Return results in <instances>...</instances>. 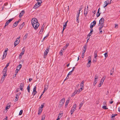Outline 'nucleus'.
<instances>
[{
  "label": "nucleus",
  "mask_w": 120,
  "mask_h": 120,
  "mask_svg": "<svg viewBox=\"0 0 120 120\" xmlns=\"http://www.w3.org/2000/svg\"><path fill=\"white\" fill-rule=\"evenodd\" d=\"M92 33L90 32L87 35V38H88V40H87V42L88 41V40L90 38V36L92 35Z\"/></svg>",
  "instance_id": "nucleus-18"
},
{
  "label": "nucleus",
  "mask_w": 120,
  "mask_h": 120,
  "mask_svg": "<svg viewBox=\"0 0 120 120\" xmlns=\"http://www.w3.org/2000/svg\"><path fill=\"white\" fill-rule=\"evenodd\" d=\"M104 79L105 78L104 77L102 78L101 79V80L99 84L98 85V87H100L101 86V85L102 84L103 82L104 81Z\"/></svg>",
  "instance_id": "nucleus-6"
},
{
  "label": "nucleus",
  "mask_w": 120,
  "mask_h": 120,
  "mask_svg": "<svg viewBox=\"0 0 120 120\" xmlns=\"http://www.w3.org/2000/svg\"><path fill=\"white\" fill-rule=\"evenodd\" d=\"M8 49H7L5 50V51L4 52L3 55L4 56H6L7 53V51H8Z\"/></svg>",
  "instance_id": "nucleus-22"
},
{
  "label": "nucleus",
  "mask_w": 120,
  "mask_h": 120,
  "mask_svg": "<svg viewBox=\"0 0 120 120\" xmlns=\"http://www.w3.org/2000/svg\"><path fill=\"white\" fill-rule=\"evenodd\" d=\"M31 23L33 27H34V24H38V19L36 18H33L31 20Z\"/></svg>",
  "instance_id": "nucleus-1"
},
{
  "label": "nucleus",
  "mask_w": 120,
  "mask_h": 120,
  "mask_svg": "<svg viewBox=\"0 0 120 120\" xmlns=\"http://www.w3.org/2000/svg\"><path fill=\"white\" fill-rule=\"evenodd\" d=\"M94 26L92 25V24H91L90 27L91 29H92Z\"/></svg>",
  "instance_id": "nucleus-58"
},
{
  "label": "nucleus",
  "mask_w": 120,
  "mask_h": 120,
  "mask_svg": "<svg viewBox=\"0 0 120 120\" xmlns=\"http://www.w3.org/2000/svg\"><path fill=\"white\" fill-rule=\"evenodd\" d=\"M10 107V105H8L7 106H6L5 108V109L6 110H7V109H9Z\"/></svg>",
  "instance_id": "nucleus-37"
},
{
  "label": "nucleus",
  "mask_w": 120,
  "mask_h": 120,
  "mask_svg": "<svg viewBox=\"0 0 120 120\" xmlns=\"http://www.w3.org/2000/svg\"><path fill=\"white\" fill-rule=\"evenodd\" d=\"M104 25V24H103L102 25V24H101L99 25V26H100V29L101 28L102 29V28L103 27Z\"/></svg>",
  "instance_id": "nucleus-55"
},
{
  "label": "nucleus",
  "mask_w": 120,
  "mask_h": 120,
  "mask_svg": "<svg viewBox=\"0 0 120 120\" xmlns=\"http://www.w3.org/2000/svg\"><path fill=\"white\" fill-rule=\"evenodd\" d=\"M20 37L19 36L16 39V40L14 42L15 46H16L19 43L20 40Z\"/></svg>",
  "instance_id": "nucleus-4"
},
{
  "label": "nucleus",
  "mask_w": 120,
  "mask_h": 120,
  "mask_svg": "<svg viewBox=\"0 0 120 120\" xmlns=\"http://www.w3.org/2000/svg\"><path fill=\"white\" fill-rule=\"evenodd\" d=\"M105 56V58L107 57L108 56V53L107 52L105 53L104 54Z\"/></svg>",
  "instance_id": "nucleus-48"
},
{
  "label": "nucleus",
  "mask_w": 120,
  "mask_h": 120,
  "mask_svg": "<svg viewBox=\"0 0 120 120\" xmlns=\"http://www.w3.org/2000/svg\"><path fill=\"white\" fill-rule=\"evenodd\" d=\"M115 115L114 114H112V117H111V118L112 119L114 120L115 119V117L116 116V115Z\"/></svg>",
  "instance_id": "nucleus-28"
},
{
  "label": "nucleus",
  "mask_w": 120,
  "mask_h": 120,
  "mask_svg": "<svg viewBox=\"0 0 120 120\" xmlns=\"http://www.w3.org/2000/svg\"><path fill=\"white\" fill-rule=\"evenodd\" d=\"M13 19H10L7 21L5 23V26L8 25L13 20Z\"/></svg>",
  "instance_id": "nucleus-9"
},
{
  "label": "nucleus",
  "mask_w": 120,
  "mask_h": 120,
  "mask_svg": "<svg viewBox=\"0 0 120 120\" xmlns=\"http://www.w3.org/2000/svg\"><path fill=\"white\" fill-rule=\"evenodd\" d=\"M84 103V101H83L81 102V103L80 104L79 107V109H80L81 107H82V105Z\"/></svg>",
  "instance_id": "nucleus-21"
},
{
  "label": "nucleus",
  "mask_w": 120,
  "mask_h": 120,
  "mask_svg": "<svg viewBox=\"0 0 120 120\" xmlns=\"http://www.w3.org/2000/svg\"><path fill=\"white\" fill-rule=\"evenodd\" d=\"M91 24H92V25L94 26L96 24V22L95 21H94Z\"/></svg>",
  "instance_id": "nucleus-29"
},
{
  "label": "nucleus",
  "mask_w": 120,
  "mask_h": 120,
  "mask_svg": "<svg viewBox=\"0 0 120 120\" xmlns=\"http://www.w3.org/2000/svg\"><path fill=\"white\" fill-rule=\"evenodd\" d=\"M98 76L97 75H95L94 79L96 80L97 79H98Z\"/></svg>",
  "instance_id": "nucleus-51"
},
{
  "label": "nucleus",
  "mask_w": 120,
  "mask_h": 120,
  "mask_svg": "<svg viewBox=\"0 0 120 120\" xmlns=\"http://www.w3.org/2000/svg\"><path fill=\"white\" fill-rule=\"evenodd\" d=\"M18 95L17 94H16V96L15 97V101H17L18 99Z\"/></svg>",
  "instance_id": "nucleus-38"
},
{
  "label": "nucleus",
  "mask_w": 120,
  "mask_h": 120,
  "mask_svg": "<svg viewBox=\"0 0 120 120\" xmlns=\"http://www.w3.org/2000/svg\"><path fill=\"white\" fill-rule=\"evenodd\" d=\"M76 104H75L73 106V109H75V110L76 108Z\"/></svg>",
  "instance_id": "nucleus-50"
},
{
  "label": "nucleus",
  "mask_w": 120,
  "mask_h": 120,
  "mask_svg": "<svg viewBox=\"0 0 120 120\" xmlns=\"http://www.w3.org/2000/svg\"><path fill=\"white\" fill-rule=\"evenodd\" d=\"M28 36V34H26L25 35V36H24L23 38V39H25L27 38V37Z\"/></svg>",
  "instance_id": "nucleus-33"
},
{
  "label": "nucleus",
  "mask_w": 120,
  "mask_h": 120,
  "mask_svg": "<svg viewBox=\"0 0 120 120\" xmlns=\"http://www.w3.org/2000/svg\"><path fill=\"white\" fill-rule=\"evenodd\" d=\"M80 13V12L79 11L78 14H77L76 15V22L78 23H79V14Z\"/></svg>",
  "instance_id": "nucleus-10"
},
{
  "label": "nucleus",
  "mask_w": 120,
  "mask_h": 120,
  "mask_svg": "<svg viewBox=\"0 0 120 120\" xmlns=\"http://www.w3.org/2000/svg\"><path fill=\"white\" fill-rule=\"evenodd\" d=\"M42 1H38V3H37L34 5L33 8L34 9H36L38 7L41 5Z\"/></svg>",
  "instance_id": "nucleus-3"
},
{
  "label": "nucleus",
  "mask_w": 120,
  "mask_h": 120,
  "mask_svg": "<svg viewBox=\"0 0 120 120\" xmlns=\"http://www.w3.org/2000/svg\"><path fill=\"white\" fill-rule=\"evenodd\" d=\"M22 24L19 26V29H21L22 28Z\"/></svg>",
  "instance_id": "nucleus-57"
},
{
  "label": "nucleus",
  "mask_w": 120,
  "mask_h": 120,
  "mask_svg": "<svg viewBox=\"0 0 120 120\" xmlns=\"http://www.w3.org/2000/svg\"><path fill=\"white\" fill-rule=\"evenodd\" d=\"M44 24H43V25L42 26L41 29L40 30V31L39 32V33L40 34H41L42 33L43 31V30L44 28Z\"/></svg>",
  "instance_id": "nucleus-12"
},
{
  "label": "nucleus",
  "mask_w": 120,
  "mask_h": 120,
  "mask_svg": "<svg viewBox=\"0 0 120 120\" xmlns=\"http://www.w3.org/2000/svg\"><path fill=\"white\" fill-rule=\"evenodd\" d=\"M27 90H28V92H30V85L29 84V86H28V87H27Z\"/></svg>",
  "instance_id": "nucleus-35"
},
{
  "label": "nucleus",
  "mask_w": 120,
  "mask_h": 120,
  "mask_svg": "<svg viewBox=\"0 0 120 120\" xmlns=\"http://www.w3.org/2000/svg\"><path fill=\"white\" fill-rule=\"evenodd\" d=\"M7 67V66H6L4 68V69L3 70H5V71H7V67Z\"/></svg>",
  "instance_id": "nucleus-54"
},
{
  "label": "nucleus",
  "mask_w": 120,
  "mask_h": 120,
  "mask_svg": "<svg viewBox=\"0 0 120 120\" xmlns=\"http://www.w3.org/2000/svg\"><path fill=\"white\" fill-rule=\"evenodd\" d=\"M83 52L82 53V58H83L84 57V53H84L83 51H82Z\"/></svg>",
  "instance_id": "nucleus-56"
},
{
  "label": "nucleus",
  "mask_w": 120,
  "mask_h": 120,
  "mask_svg": "<svg viewBox=\"0 0 120 120\" xmlns=\"http://www.w3.org/2000/svg\"><path fill=\"white\" fill-rule=\"evenodd\" d=\"M90 64H90L87 63V67H89L90 66Z\"/></svg>",
  "instance_id": "nucleus-59"
},
{
  "label": "nucleus",
  "mask_w": 120,
  "mask_h": 120,
  "mask_svg": "<svg viewBox=\"0 0 120 120\" xmlns=\"http://www.w3.org/2000/svg\"><path fill=\"white\" fill-rule=\"evenodd\" d=\"M42 111V109H40V107L39 109L38 112V115H40Z\"/></svg>",
  "instance_id": "nucleus-17"
},
{
  "label": "nucleus",
  "mask_w": 120,
  "mask_h": 120,
  "mask_svg": "<svg viewBox=\"0 0 120 120\" xmlns=\"http://www.w3.org/2000/svg\"><path fill=\"white\" fill-rule=\"evenodd\" d=\"M37 91H33V92L32 93L33 94V96L35 95L37 93Z\"/></svg>",
  "instance_id": "nucleus-45"
},
{
  "label": "nucleus",
  "mask_w": 120,
  "mask_h": 120,
  "mask_svg": "<svg viewBox=\"0 0 120 120\" xmlns=\"http://www.w3.org/2000/svg\"><path fill=\"white\" fill-rule=\"evenodd\" d=\"M76 94H77V93H76V92H75V91L72 94L71 96V97H72L74 96Z\"/></svg>",
  "instance_id": "nucleus-40"
},
{
  "label": "nucleus",
  "mask_w": 120,
  "mask_h": 120,
  "mask_svg": "<svg viewBox=\"0 0 120 120\" xmlns=\"http://www.w3.org/2000/svg\"><path fill=\"white\" fill-rule=\"evenodd\" d=\"M68 22V21H67V22L65 23L64 24H63V26L64 27H66L67 26V24Z\"/></svg>",
  "instance_id": "nucleus-49"
},
{
  "label": "nucleus",
  "mask_w": 120,
  "mask_h": 120,
  "mask_svg": "<svg viewBox=\"0 0 120 120\" xmlns=\"http://www.w3.org/2000/svg\"><path fill=\"white\" fill-rule=\"evenodd\" d=\"M18 24L17 23V21L15 22L13 24V26H14L15 27H16L17 25Z\"/></svg>",
  "instance_id": "nucleus-41"
},
{
  "label": "nucleus",
  "mask_w": 120,
  "mask_h": 120,
  "mask_svg": "<svg viewBox=\"0 0 120 120\" xmlns=\"http://www.w3.org/2000/svg\"><path fill=\"white\" fill-rule=\"evenodd\" d=\"M69 43L67 44L64 47V48L62 49L63 50H64L65 49H66L67 47L69 45Z\"/></svg>",
  "instance_id": "nucleus-20"
},
{
  "label": "nucleus",
  "mask_w": 120,
  "mask_h": 120,
  "mask_svg": "<svg viewBox=\"0 0 120 120\" xmlns=\"http://www.w3.org/2000/svg\"><path fill=\"white\" fill-rule=\"evenodd\" d=\"M6 76H5V75H3V76H2L1 79V80H3V81L4 80V79L5 78Z\"/></svg>",
  "instance_id": "nucleus-30"
},
{
  "label": "nucleus",
  "mask_w": 120,
  "mask_h": 120,
  "mask_svg": "<svg viewBox=\"0 0 120 120\" xmlns=\"http://www.w3.org/2000/svg\"><path fill=\"white\" fill-rule=\"evenodd\" d=\"M86 8H85V9H84V14L85 15V17H86V16L87 14L88 13V10L87 9L86 10Z\"/></svg>",
  "instance_id": "nucleus-13"
},
{
  "label": "nucleus",
  "mask_w": 120,
  "mask_h": 120,
  "mask_svg": "<svg viewBox=\"0 0 120 120\" xmlns=\"http://www.w3.org/2000/svg\"><path fill=\"white\" fill-rule=\"evenodd\" d=\"M104 19L103 18H102L99 21V22L98 24V26H99V25L102 24V25L103 24H104Z\"/></svg>",
  "instance_id": "nucleus-5"
},
{
  "label": "nucleus",
  "mask_w": 120,
  "mask_h": 120,
  "mask_svg": "<svg viewBox=\"0 0 120 120\" xmlns=\"http://www.w3.org/2000/svg\"><path fill=\"white\" fill-rule=\"evenodd\" d=\"M50 47L49 46V47H48L45 50L44 53V56L45 58L46 56H47L48 53L50 49Z\"/></svg>",
  "instance_id": "nucleus-2"
},
{
  "label": "nucleus",
  "mask_w": 120,
  "mask_h": 120,
  "mask_svg": "<svg viewBox=\"0 0 120 120\" xmlns=\"http://www.w3.org/2000/svg\"><path fill=\"white\" fill-rule=\"evenodd\" d=\"M59 117H60V116H57V119H56V120H60V118H59Z\"/></svg>",
  "instance_id": "nucleus-64"
},
{
  "label": "nucleus",
  "mask_w": 120,
  "mask_h": 120,
  "mask_svg": "<svg viewBox=\"0 0 120 120\" xmlns=\"http://www.w3.org/2000/svg\"><path fill=\"white\" fill-rule=\"evenodd\" d=\"M118 25L117 24H115V27L116 28H117L118 27Z\"/></svg>",
  "instance_id": "nucleus-62"
},
{
  "label": "nucleus",
  "mask_w": 120,
  "mask_h": 120,
  "mask_svg": "<svg viewBox=\"0 0 120 120\" xmlns=\"http://www.w3.org/2000/svg\"><path fill=\"white\" fill-rule=\"evenodd\" d=\"M114 68H112V70H110V72L113 73L114 72Z\"/></svg>",
  "instance_id": "nucleus-36"
},
{
  "label": "nucleus",
  "mask_w": 120,
  "mask_h": 120,
  "mask_svg": "<svg viewBox=\"0 0 120 120\" xmlns=\"http://www.w3.org/2000/svg\"><path fill=\"white\" fill-rule=\"evenodd\" d=\"M45 114L43 115L41 117V119L43 120H44L45 117Z\"/></svg>",
  "instance_id": "nucleus-42"
},
{
  "label": "nucleus",
  "mask_w": 120,
  "mask_h": 120,
  "mask_svg": "<svg viewBox=\"0 0 120 120\" xmlns=\"http://www.w3.org/2000/svg\"><path fill=\"white\" fill-rule=\"evenodd\" d=\"M98 52L97 51H95L94 52V58L97 59V53Z\"/></svg>",
  "instance_id": "nucleus-14"
},
{
  "label": "nucleus",
  "mask_w": 120,
  "mask_h": 120,
  "mask_svg": "<svg viewBox=\"0 0 120 120\" xmlns=\"http://www.w3.org/2000/svg\"><path fill=\"white\" fill-rule=\"evenodd\" d=\"M39 23H38V24H34V27H33L34 28L35 30H37V29L38 28L39 26Z\"/></svg>",
  "instance_id": "nucleus-8"
},
{
  "label": "nucleus",
  "mask_w": 120,
  "mask_h": 120,
  "mask_svg": "<svg viewBox=\"0 0 120 120\" xmlns=\"http://www.w3.org/2000/svg\"><path fill=\"white\" fill-rule=\"evenodd\" d=\"M21 12L20 13L19 15V16L20 18H21L22 16V11H21Z\"/></svg>",
  "instance_id": "nucleus-34"
},
{
  "label": "nucleus",
  "mask_w": 120,
  "mask_h": 120,
  "mask_svg": "<svg viewBox=\"0 0 120 120\" xmlns=\"http://www.w3.org/2000/svg\"><path fill=\"white\" fill-rule=\"evenodd\" d=\"M88 62L87 63H88V64H91V58H88Z\"/></svg>",
  "instance_id": "nucleus-31"
},
{
  "label": "nucleus",
  "mask_w": 120,
  "mask_h": 120,
  "mask_svg": "<svg viewBox=\"0 0 120 120\" xmlns=\"http://www.w3.org/2000/svg\"><path fill=\"white\" fill-rule=\"evenodd\" d=\"M69 100H67V101H66L65 104V107L66 108L67 107V106L68 105V104L69 102Z\"/></svg>",
  "instance_id": "nucleus-23"
},
{
  "label": "nucleus",
  "mask_w": 120,
  "mask_h": 120,
  "mask_svg": "<svg viewBox=\"0 0 120 120\" xmlns=\"http://www.w3.org/2000/svg\"><path fill=\"white\" fill-rule=\"evenodd\" d=\"M22 110H21L19 112V115H21L22 114Z\"/></svg>",
  "instance_id": "nucleus-52"
},
{
  "label": "nucleus",
  "mask_w": 120,
  "mask_h": 120,
  "mask_svg": "<svg viewBox=\"0 0 120 120\" xmlns=\"http://www.w3.org/2000/svg\"><path fill=\"white\" fill-rule=\"evenodd\" d=\"M20 89V90L21 91H22V84L21 83L20 86V88H19L17 89L16 90V92H18L19 91Z\"/></svg>",
  "instance_id": "nucleus-7"
},
{
  "label": "nucleus",
  "mask_w": 120,
  "mask_h": 120,
  "mask_svg": "<svg viewBox=\"0 0 120 120\" xmlns=\"http://www.w3.org/2000/svg\"><path fill=\"white\" fill-rule=\"evenodd\" d=\"M80 89H79L77 91L76 93H77V94H79L80 91H82V90H80Z\"/></svg>",
  "instance_id": "nucleus-47"
},
{
  "label": "nucleus",
  "mask_w": 120,
  "mask_h": 120,
  "mask_svg": "<svg viewBox=\"0 0 120 120\" xmlns=\"http://www.w3.org/2000/svg\"><path fill=\"white\" fill-rule=\"evenodd\" d=\"M63 51H64L62 49L60 51V54L61 55H63V53H62V52Z\"/></svg>",
  "instance_id": "nucleus-43"
},
{
  "label": "nucleus",
  "mask_w": 120,
  "mask_h": 120,
  "mask_svg": "<svg viewBox=\"0 0 120 120\" xmlns=\"http://www.w3.org/2000/svg\"><path fill=\"white\" fill-rule=\"evenodd\" d=\"M22 65L21 64H20L19 65H18L17 66V68L16 70H17V71H19V69L22 67Z\"/></svg>",
  "instance_id": "nucleus-16"
},
{
  "label": "nucleus",
  "mask_w": 120,
  "mask_h": 120,
  "mask_svg": "<svg viewBox=\"0 0 120 120\" xmlns=\"http://www.w3.org/2000/svg\"><path fill=\"white\" fill-rule=\"evenodd\" d=\"M36 86H34V87L33 89V91H36Z\"/></svg>",
  "instance_id": "nucleus-53"
},
{
  "label": "nucleus",
  "mask_w": 120,
  "mask_h": 120,
  "mask_svg": "<svg viewBox=\"0 0 120 120\" xmlns=\"http://www.w3.org/2000/svg\"><path fill=\"white\" fill-rule=\"evenodd\" d=\"M22 52H21V53L20 54L19 56V58L20 59H21L22 58Z\"/></svg>",
  "instance_id": "nucleus-32"
},
{
  "label": "nucleus",
  "mask_w": 120,
  "mask_h": 120,
  "mask_svg": "<svg viewBox=\"0 0 120 120\" xmlns=\"http://www.w3.org/2000/svg\"><path fill=\"white\" fill-rule=\"evenodd\" d=\"M75 67H73L72 70H71V71L72 72L73 71H74V69H75Z\"/></svg>",
  "instance_id": "nucleus-63"
},
{
  "label": "nucleus",
  "mask_w": 120,
  "mask_h": 120,
  "mask_svg": "<svg viewBox=\"0 0 120 120\" xmlns=\"http://www.w3.org/2000/svg\"><path fill=\"white\" fill-rule=\"evenodd\" d=\"M102 108L105 109H108V108L106 107V106H104Z\"/></svg>",
  "instance_id": "nucleus-44"
},
{
  "label": "nucleus",
  "mask_w": 120,
  "mask_h": 120,
  "mask_svg": "<svg viewBox=\"0 0 120 120\" xmlns=\"http://www.w3.org/2000/svg\"><path fill=\"white\" fill-rule=\"evenodd\" d=\"M72 72H71V71H70V72H69V73H68V75H71V74H72Z\"/></svg>",
  "instance_id": "nucleus-60"
},
{
  "label": "nucleus",
  "mask_w": 120,
  "mask_h": 120,
  "mask_svg": "<svg viewBox=\"0 0 120 120\" xmlns=\"http://www.w3.org/2000/svg\"><path fill=\"white\" fill-rule=\"evenodd\" d=\"M65 99L64 98H63L60 101V103H61L62 104H63L65 102Z\"/></svg>",
  "instance_id": "nucleus-15"
},
{
  "label": "nucleus",
  "mask_w": 120,
  "mask_h": 120,
  "mask_svg": "<svg viewBox=\"0 0 120 120\" xmlns=\"http://www.w3.org/2000/svg\"><path fill=\"white\" fill-rule=\"evenodd\" d=\"M84 82V80H83L81 82L80 84V86H81V87L80 88V89L81 90H83V87L84 86V85L83 84V83Z\"/></svg>",
  "instance_id": "nucleus-11"
},
{
  "label": "nucleus",
  "mask_w": 120,
  "mask_h": 120,
  "mask_svg": "<svg viewBox=\"0 0 120 120\" xmlns=\"http://www.w3.org/2000/svg\"><path fill=\"white\" fill-rule=\"evenodd\" d=\"M109 1H106L105 2V6H107L109 4Z\"/></svg>",
  "instance_id": "nucleus-24"
},
{
  "label": "nucleus",
  "mask_w": 120,
  "mask_h": 120,
  "mask_svg": "<svg viewBox=\"0 0 120 120\" xmlns=\"http://www.w3.org/2000/svg\"><path fill=\"white\" fill-rule=\"evenodd\" d=\"M7 71H5L4 70H3L2 72L3 74V75H5V76L7 75V74H6V72H7Z\"/></svg>",
  "instance_id": "nucleus-27"
},
{
  "label": "nucleus",
  "mask_w": 120,
  "mask_h": 120,
  "mask_svg": "<svg viewBox=\"0 0 120 120\" xmlns=\"http://www.w3.org/2000/svg\"><path fill=\"white\" fill-rule=\"evenodd\" d=\"M97 82V81L96 80L94 79V86H95V85L96 84Z\"/></svg>",
  "instance_id": "nucleus-39"
},
{
  "label": "nucleus",
  "mask_w": 120,
  "mask_h": 120,
  "mask_svg": "<svg viewBox=\"0 0 120 120\" xmlns=\"http://www.w3.org/2000/svg\"><path fill=\"white\" fill-rule=\"evenodd\" d=\"M84 49H83L84 53H85L87 47L86 45H85L84 46Z\"/></svg>",
  "instance_id": "nucleus-19"
},
{
  "label": "nucleus",
  "mask_w": 120,
  "mask_h": 120,
  "mask_svg": "<svg viewBox=\"0 0 120 120\" xmlns=\"http://www.w3.org/2000/svg\"><path fill=\"white\" fill-rule=\"evenodd\" d=\"M98 14H97V17H99L100 16V14H101V13H98Z\"/></svg>",
  "instance_id": "nucleus-61"
},
{
  "label": "nucleus",
  "mask_w": 120,
  "mask_h": 120,
  "mask_svg": "<svg viewBox=\"0 0 120 120\" xmlns=\"http://www.w3.org/2000/svg\"><path fill=\"white\" fill-rule=\"evenodd\" d=\"M75 110L74 109H73V108H72L71 110V115H72L73 114V112H74Z\"/></svg>",
  "instance_id": "nucleus-26"
},
{
  "label": "nucleus",
  "mask_w": 120,
  "mask_h": 120,
  "mask_svg": "<svg viewBox=\"0 0 120 120\" xmlns=\"http://www.w3.org/2000/svg\"><path fill=\"white\" fill-rule=\"evenodd\" d=\"M48 86H45V87L44 88V91L43 92V93L46 90H47V89H48Z\"/></svg>",
  "instance_id": "nucleus-25"
},
{
  "label": "nucleus",
  "mask_w": 120,
  "mask_h": 120,
  "mask_svg": "<svg viewBox=\"0 0 120 120\" xmlns=\"http://www.w3.org/2000/svg\"><path fill=\"white\" fill-rule=\"evenodd\" d=\"M99 30L100 31V34H101L102 33V29L101 28L100 29V28H99Z\"/></svg>",
  "instance_id": "nucleus-46"
}]
</instances>
